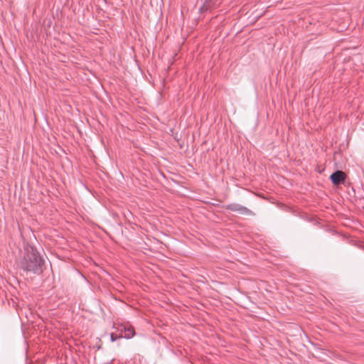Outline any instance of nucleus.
Returning <instances> with one entry per match:
<instances>
[{
    "instance_id": "nucleus-7",
    "label": "nucleus",
    "mask_w": 364,
    "mask_h": 364,
    "mask_svg": "<svg viewBox=\"0 0 364 364\" xmlns=\"http://www.w3.org/2000/svg\"><path fill=\"white\" fill-rule=\"evenodd\" d=\"M117 331L119 332V333H122V334H123V333H124V330H119V329L117 328Z\"/></svg>"
},
{
    "instance_id": "nucleus-3",
    "label": "nucleus",
    "mask_w": 364,
    "mask_h": 364,
    "mask_svg": "<svg viewBox=\"0 0 364 364\" xmlns=\"http://www.w3.org/2000/svg\"><path fill=\"white\" fill-rule=\"evenodd\" d=\"M220 4V0H204L203 5L200 7L199 11L208 12L212 9H217Z\"/></svg>"
},
{
    "instance_id": "nucleus-1",
    "label": "nucleus",
    "mask_w": 364,
    "mask_h": 364,
    "mask_svg": "<svg viewBox=\"0 0 364 364\" xmlns=\"http://www.w3.org/2000/svg\"><path fill=\"white\" fill-rule=\"evenodd\" d=\"M18 265L26 273L41 275L45 267V259L36 247L30 246L25 249V254Z\"/></svg>"
},
{
    "instance_id": "nucleus-6",
    "label": "nucleus",
    "mask_w": 364,
    "mask_h": 364,
    "mask_svg": "<svg viewBox=\"0 0 364 364\" xmlns=\"http://www.w3.org/2000/svg\"><path fill=\"white\" fill-rule=\"evenodd\" d=\"M123 338V334H122V333H119L118 335H117V334H114V333H112L110 335V338L112 342L117 341L119 338Z\"/></svg>"
},
{
    "instance_id": "nucleus-4",
    "label": "nucleus",
    "mask_w": 364,
    "mask_h": 364,
    "mask_svg": "<svg viewBox=\"0 0 364 364\" xmlns=\"http://www.w3.org/2000/svg\"><path fill=\"white\" fill-rule=\"evenodd\" d=\"M346 178V173L343 171L337 170L334 171L331 176H330V180L332 182V183L335 186H338L343 181H345Z\"/></svg>"
},
{
    "instance_id": "nucleus-5",
    "label": "nucleus",
    "mask_w": 364,
    "mask_h": 364,
    "mask_svg": "<svg viewBox=\"0 0 364 364\" xmlns=\"http://www.w3.org/2000/svg\"><path fill=\"white\" fill-rule=\"evenodd\" d=\"M119 330H124L123 338L126 339H129L134 337L135 335L134 328L132 326H126L121 324L117 326Z\"/></svg>"
},
{
    "instance_id": "nucleus-2",
    "label": "nucleus",
    "mask_w": 364,
    "mask_h": 364,
    "mask_svg": "<svg viewBox=\"0 0 364 364\" xmlns=\"http://www.w3.org/2000/svg\"><path fill=\"white\" fill-rule=\"evenodd\" d=\"M225 209L231 210L232 212H236L240 215H253V212L248 209L247 208L238 204V203H230L225 205Z\"/></svg>"
}]
</instances>
